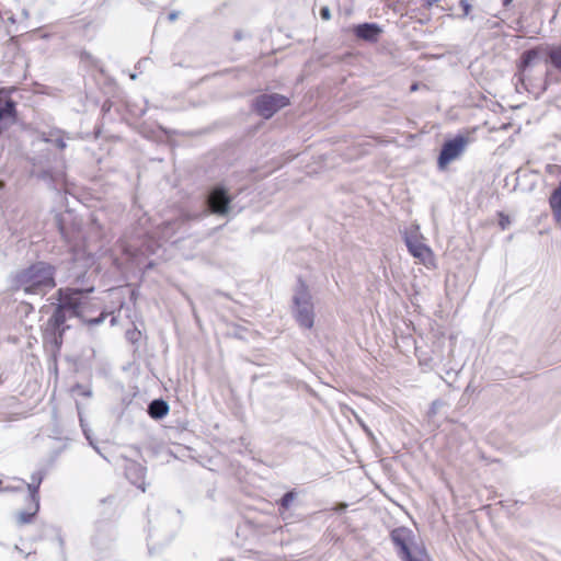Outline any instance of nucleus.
<instances>
[{
	"label": "nucleus",
	"instance_id": "nucleus-5",
	"mask_svg": "<svg viewBox=\"0 0 561 561\" xmlns=\"http://www.w3.org/2000/svg\"><path fill=\"white\" fill-rule=\"evenodd\" d=\"M405 244L411 255L417 259L421 264L427 268L436 267L434 252L417 236L407 237Z\"/></svg>",
	"mask_w": 561,
	"mask_h": 561
},
{
	"label": "nucleus",
	"instance_id": "nucleus-2",
	"mask_svg": "<svg viewBox=\"0 0 561 561\" xmlns=\"http://www.w3.org/2000/svg\"><path fill=\"white\" fill-rule=\"evenodd\" d=\"M43 477L38 472L36 474L32 476V482L27 484V489L30 491L28 494V506L25 511H20L16 513L15 518L18 524L25 525L33 520L35 515L37 514L39 510V495L38 490L39 485L42 483Z\"/></svg>",
	"mask_w": 561,
	"mask_h": 561
},
{
	"label": "nucleus",
	"instance_id": "nucleus-12",
	"mask_svg": "<svg viewBox=\"0 0 561 561\" xmlns=\"http://www.w3.org/2000/svg\"><path fill=\"white\" fill-rule=\"evenodd\" d=\"M66 322V311L62 307L58 306L47 322V328L53 331V334H58L60 337L65 331L64 324Z\"/></svg>",
	"mask_w": 561,
	"mask_h": 561
},
{
	"label": "nucleus",
	"instance_id": "nucleus-16",
	"mask_svg": "<svg viewBox=\"0 0 561 561\" xmlns=\"http://www.w3.org/2000/svg\"><path fill=\"white\" fill-rule=\"evenodd\" d=\"M546 55L549 61L556 68L561 70V45H552L546 48Z\"/></svg>",
	"mask_w": 561,
	"mask_h": 561
},
{
	"label": "nucleus",
	"instance_id": "nucleus-4",
	"mask_svg": "<svg viewBox=\"0 0 561 561\" xmlns=\"http://www.w3.org/2000/svg\"><path fill=\"white\" fill-rule=\"evenodd\" d=\"M289 105V99L280 94H263L255 100L254 110L264 118Z\"/></svg>",
	"mask_w": 561,
	"mask_h": 561
},
{
	"label": "nucleus",
	"instance_id": "nucleus-18",
	"mask_svg": "<svg viewBox=\"0 0 561 561\" xmlns=\"http://www.w3.org/2000/svg\"><path fill=\"white\" fill-rule=\"evenodd\" d=\"M402 561H431V558L424 547H415L414 551L408 558H403Z\"/></svg>",
	"mask_w": 561,
	"mask_h": 561
},
{
	"label": "nucleus",
	"instance_id": "nucleus-21",
	"mask_svg": "<svg viewBox=\"0 0 561 561\" xmlns=\"http://www.w3.org/2000/svg\"><path fill=\"white\" fill-rule=\"evenodd\" d=\"M460 7L462 8L463 15H468L471 10V5L468 3V1L461 0Z\"/></svg>",
	"mask_w": 561,
	"mask_h": 561
},
{
	"label": "nucleus",
	"instance_id": "nucleus-6",
	"mask_svg": "<svg viewBox=\"0 0 561 561\" xmlns=\"http://www.w3.org/2000/svg\"><path fill=\"white\" fill-rule=\"evenodd\" d=\"M390 539L398 551L399 558H408L414 551L412 549L414 541V534L407 527H397L391 530Z\"/></svg>",
	"mask_w": 561,
	"mask_h": 561
},
{
	"label": "nucleus",
	"instance_id": "nucleus-20",
	"mask_svg": "<svg viewBox=\"0 0 561 561\" xmlns=\"http://www.w3.org/2000/svg\"><path fill=\"white\" fill-rule=\"evenodd\" d=\"M320 16L325 21L330 20L331 19L330 9L328 7H322L320 10Z\"/></svg>",
	"mask_w": 561,
	"mask_h": 561
},
{
	"label": "nucleus",
	"instance_id": "nucleus-3",
	"mask_svg": "<svg viewBox=\"0 0 561 561\" xmlns=\"http://www.w3.org/2000/svg\"><path fill=\"white\" fill-rule=\"evenodd\" d=\"M470 142L469 136L458 135L454 139L447 140L439 152L437 165L439 170H446L448 164L459 158Z\"/></svg>",
	"mask_w": 561,
	"mask_h": 561
},
{
	"label": "nucleus",
	"instance_id": "nucleus-9",
	"mask_svg": "<svg viewBox=\"0 0 561 561\" xmlns=\"http://www.w3.org/2000/svg\"><path fill=\"white\" fill-rule=\"evenodd\" d=\"M231 198L221 187L214 188L208 196V206L214 214L224 215L228 211Z\"/></svg>",
	"mask_w": 561,
	"mask_h": 561
},
{
	"label": "nucleus",
	"instance_id": "nucleus-14",
	"mask_svg": "<svg viewBox=\"0 0 561 561\" xmlns=\"http://www.w3.org/2000/svg\"><path fill=\"white\" fill-rule=\"evenodd\" d=\"M169 412V405L163 400H154L149 404L148 413L152 419H162Z\"/></svg>",
	"mask_w": 561,
	"mask_h": 561
},
{
	"label": "nucleus",
	"instance_id": "nucleus-1",
	"mask_svg": "<svg viewBox=\"0 0 561 561\" xmlns=\"http://www.w3.org/2000/svg\"><path fill=\"white\" fill-rule=\"evenodd\" d=\"M15 285L27 295L44 296L55 288V267L46 262H36L15 275Z\"/></svg>",
	"mask_w": 561,
	"mask_h": 561
},
{
	"label": "nucleus",
	"instance_id": "nucleus-22",
	"mask_svg": "<svg viewBox=\"0 0 561 561\" xmlns=\"http://www.w3.org/2000/svg\"><path fill=\"white\" fill-rule=\"evenodd\" d=\"M419 90V83L414 82L411 87H410V91L411 92H415Z\"/></svg>",
	"mask_w": 561,
	"mask_h": 561
},
{
	"label": "nucleus",
	"instance_id": "nucleus-7",
	"mask_svg": "<svg viewBox=\"0 0 561 561\" xmlns=\"http://www.w3.org/2000/svg\"><path fill=\"white\" fill-rule=\"evenodd\" d=\"M295 319L300 327L311 329L313 327V306L307 293L296 296L295 299Z\"/></svg>",
	"mask_w": 561,
	"mask_h": 561
},
{
	"label": "nucleus",
	"instance_id": "nucleus-19",
	"mask_svg": "<svg viewBox=\"0 0 561 561\" xmlns=\"http://www.w3.org/2000/svg\"><path fill=\"white\" fill-rule=\"evenodd\" d=\"M126 339L131 343L135 344L140 339V331H137L136 329L131 331H127Z\"/></svg>",
	"mask_w": 561,
	"mask_h": 561
},
{
	"label": "nucleus",
	"instance_id": "nucleus-13",
	"mask_svg": "<svg viewBox=\"0 0 561 561\" xmlns=\"http://www.w3.org/2000/svg\"><path fill=\"white\" fill-rule=\"evenodd\" d=\"M542 53H546V48L540 46L524 51L520 57V68L524 70L527 67L533 66L539 59Z\"/></svg>",
	"mask_w": 561,
	"mask_h": 561
},
{
	"label": "nucleus",
	"instance_id": "nucleus-24",
	"mask_svg": "<svg viewBox=\"0 0 561 561\" xmlns=\"http://www.w3.org/2000/svg\"><path fill=\"white\" fill-rule=\"evenodd\" d=\"M169 19L174 21L176 19V13H170Z\"/></svg>",
	"mask_w": 561,
	"mask_h": 561
},
{
	"label": "nucleus",
	"instance_id": "nucleus-23",
	"mask_svg": "<svg viewBox=\"0 0 561 561\" xmlns=\"http://www.w3.org/2000/svg\"><path fill=\"white\" fill-rule=\"evenodd\" d=\"M512 2H513V0H502V4L504 7H508Z\"/></svg>",
	"mask_w": 561,
	"mask_h": 561
},
{
	"label": "nucleus",
	"instance_id": "nucleus-8",
	"mask_svg": "<svg viewBox=\"0 0 561 561\" xmlns=\"http://www.w3.org/2000/svg\"><path fill=\"white\" fill-rule=\"evenodd\" d=\"M60 301L59 305L65 311H70L72 316L83 317L84 313V297L81 291H64L59 289Z\"/></svg>",
	"mask_w": 561,
	"mask_h": 561
},
{
	"label": "nucleus",
	"instance_id": "nucleus-10",
	"mask_svg": "<svg viewBox=\"0 0 561 561\" xmlns=\"http://www.w3.org/2000/svg\"><path fill=\"white\" fill-rule=\"evenodd\" d=\"M131 451L127 455H122L121 467L124 470L125 477L133 483L137 484L140 480V467L136 459H133Z\"/></svg>",
	"mask_w": 561,
	"mask_h": 561
},
{
	"label": "nucleus",
	"instance_id": "nucleus-11",
	"mask_svg": "<svg viewBox=\"0 0 561 561\" xmlns=\"http://www.w3.org/2000/svg\"><path fill=\"white\" fill-rule=\"evenodd\" d=\"M353 32L360 39L376 43L381 34V28L375 23H363L356 25Z\"/></svg>",
	"mask_w": 561,
	"mask_h": 561
},
{
	"label": "nucleus",
	"instance_id": "nucleus-15",
	"mask_svg": "<svg viewBox=\"0 0 561 561\" xmlns=\"http://www.w3.org/2000/svg\"><path fill=\"white\" fill-rule=\"evenodd\" d=\"M549 205L558 222L561 221V186L557 187L549 198Z\"/></svg>",
	"mask_w": 561,
	"mask_h": 561
},
{
	"label": "nucleus",
	"instance_id": "nucleus-17",
	"mask_svg": "<svg viewBox=\"0 0 561 561\" xmlns=\"http://www.w3.org/2000/svg\"><path fill=\"white\" fill-rule=\"evenodd\" d=\"M297 492L295 490L289 491L283 495V497L277 502L278 512L283 515L286 511H288L293 504V502L297 497Z\"/></svg>",
	"mask_w": 561,
	"mask_h": 561
}]
</instances>
